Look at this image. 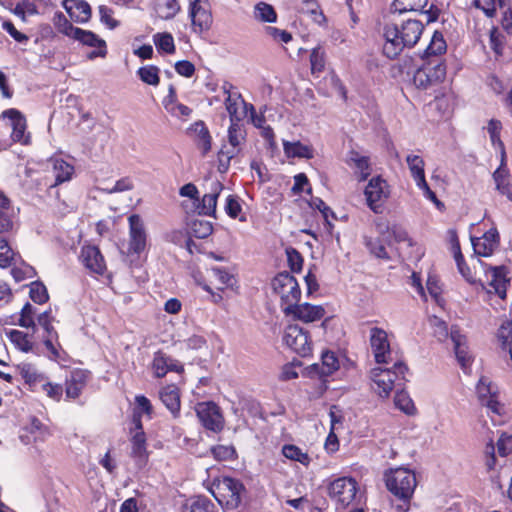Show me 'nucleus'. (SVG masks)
I'll return each mask as SVG.
<instances>
[{
  "label": "nucleus",
  "mask_w": 512,
  "mask_h": 512,
  "mask_svg": "<svg viewBox=\"0 0 512 512\" xmlns=\"http://www.w3.org/2000/svg\"><path fill=\"white\" fill-rule=\"evenodd\" d=\"M430 324L433 327L434 335L441 342H445L448 339L453 344L456 359L462 369H466L470 366L472 357L468 350L466 336L461 333L457 326H451L449 329L447 324L440 318L434 316L430 319Z\"/></svg>",
  "instance_id": "f03ea898"
},
{
  "label": "nucleus",
  "mask_w": 512,
  "mask_h": 512,
  "mask_svg": "<svg viewBox=\"0 0 512 512\" xmlns=\"http://www.w3.org/2000/svg\"><path fill=\"white\" fill-rule=\"evenodd\" d=\"M40 391L46 393L49 398L55 401H59L63 394L62 386L60 384H53L49 382L47 378L40 383L38 392Z\"/></svg>",
  "instance_id": "4d7b16f0"
},
{
  "label": "nucleus",
  "mask_w": 512,
  "mask_h": 512,
  "mask_svg": "<svg viewBox=\"0 0 512 512\" xmlns=\"http://www.w3.org/2000/svg\"><path fill=\"white\" fill-rule=\"evenodd\" d=\"M298 12L309 16L319 26L326 24V17L316 0H303L298 6Z\"/></svg>",
  "instance_id": "7c9ffc66"
},
{
  "label": "nucleus",
  "mask_w": 512,
  "mask_h": 512,
  "mask_svg": "<svg viewBox=\"0 0 512 512\" xmlns=\"http://www.w3.org/2000/svg\"><path fill=\"white\" fill-rule=\"evenodd\" d=\"M408 367L402 362L394 363L392 368L377 367L371 370V379L381 397H387L395 383L405 379Z\"/></svg>",
  "instance_id": "39448f33"
},
{
  "label": "nucleus",
  "mask_w": 512,
  "mask_h": 512,
  "mask_svg": "<svg viewBox=\"0 0 512 512\" xmlns=\"http://www.w3.org/2000/svg\"><path fill=\"white\" fill-rule=\"evenodd\" d=\"M227 138L230 146L242 148L246 141V129L241 120L230 121Z\"/></svg>",
  "instance_id": "e433bc0d"
},
{
  "label": "nucleus",
  "mask_w": 512,
  "mask_h": 512,
  "mask_svg": "<svg viewBox=\"0 0 512 512\" xmlns=\"http://www.w3.org/2000/svg\"><path fill=\"white\" fill-rule=\"evenodd\" d=\"M196 414L202 425L213 432H220L224 427V418L218 405L214 402H201L196 405Z\"/></svg>",
  "instance_id": "ddd939ff"
},
{
  "label": "nucleus",
  "mask_w": 512,
  "mask_h": 512,
  "mask_svg": "<svg viewBox=\"0 0 512 512\" xmlns=\"http://www.w3.org/2000/svg\"><path fill=\"white\" fill-rule=\"evenodd\" d=\"M132 188H133L132 181L130 180V178L125 177V178H122V179L116 181V183L112 187L99 188V190H101L105 193H108V194H112V193L128 191V190H131Z\"/></svg>",
  "instance_id": "69168bd1"
},
{
  "label": "nucleus",
  "mask_w": 512,
  "mask_h": 512,
  "mask_svg": "<svg viewBox=\"0 0 512 512\" xmlns=\"http://www.w3.org/2000/svg\"><path fill=\"white\" fill-rule=\"evenodd\" d=\"M6 336L19 350L23 352H29L32 350V342L24 332L19 330H9L6 331Z\"/></svg>",
  "instance_id": "de8ad7c7"
},
{
  "label": "nucleus",
  "mask_w": 512,
  "mask_h": 512,
  "mask_svg": "<svg viewBox=\"0 0 512 512\" xmlns=\"http://www.w3.org/2000/svg\"><path fill=\"white\" fill-rule=\"evenodd\" d=\"M129 222V243L127 254L129 256H139L147 246V234L144 223L138 214H132L128 218Z\"/></svg>",
  "instance_id": "9b49d317"
},
{
  "label": "nucleus",
  "mask_w": 512,
  "mask_h": 512,
  "mask_svg": "<svg viewBox=\"0 0 512 512\" xmlns=\"http://www.w3.org/2000/svg\"><path fill=\"white\" fill-rule=\"evenodd\" d=\"M366 246L368 247L369 251L377 258H381V259L389 258L386 248L381 243V241L369 239L366 241Z\"/></svg>",
  "instance_id": "338daca9"
},
{
  "label": "nucleus",
  "mask_w": 512,
  "mask_h": 512,
  "mask_svg": "<svg viewBox=\"0 0 512 512\" xmlns=\"http://www.w3.org/2000/svg\"><path fill=\"white\" fill-rule=\"evenodd\" d=\"M151 369L155 377L162 378L169 371L181 373L183 371V366L177 360L171 358L164 352L157 351L154 353Z\"/></svg>",
  "instance_id": "412c9836"
},
{
  "label": "nucleus",
  "mask_w": 512,
  "mask_h": 512,
  "mask_svg": "<svg viewBox=\"0 0 512 512\" xmlns=\"http://www.w3.org/2000/svg\"><path fill=\"white\" fill-rule=\"evenodd\" d=\"M13 14L26 21L28 16H34L38 14V8L35 3L29 0H23L18 2L14 9H10Z\"/></svg>",
  "instance_id": "5fc2aeb1"
},
{
  "label": "nucleus",
  "mask_w": 512,
  "mask_h": 512,
  "mask_svg": "<svg viewBox=\"0 0 512 512\" xmlns=\"http://www.w3.org/2000/svg\"><path fill=\"white\" fill-rule=\"evenodd\" d=\"M62 5L75 23L85 24L91 18V7L85 0H63Z\"/></svg>",
  "instance_id": "4be33fe9"
},
{
  "label": "nucleus",
  "mask_w": 512,
  "mask_h": 512,
  "mask_svg": "<svg viewBox=\"0 0 512 512\" xmlns=\"http://www.w3.org/2000/svg\"><path fill=\"white\" fill-rule=\"evenodd\" d=\"M385 482L387 489L404 502L411 499L417 485L415 473L403 467L386 472Z\"/></svg>",
  "instance_id": "20e7f679"
},
{
  "label": "nucleus",
  "mask_w": 512,
  "mask_h": 512,
  "mask_svg": "<svg viewBox=\"0 0 512 512\" xmlns=\"http://www.w3.org/2000/svg\"><path fill=\"white\" fill-rule=\"evenodd\" d=\"M223 93L226 95L225 107L229 114L230 121H239L241 116L238 111L241 105L246 106L241 94L234 91V86L230 82H224L222 85Z\"/></svg>",
  "instance_id": "b1692460"
},
{
  "label": "nucleus",
  "mask_w": 512,
  "mask_h": 512,
  "mask_svg": "<svg viewBox=\"0 0 512 512\" xmlns=\"http://www.w3.org/2000/svg\"><path fill=\"white\" fill-rule=\"evenodd\" d=\"M493 180L497 191L512 201V176L505 165L504 154L500 166L493 173Z\"/></svg>",
  "instance_id": "bb28decb"
},
{
  "label": "nucleus",
  "mask_w": 512,
  "mask_h": 512,
  "mask_svg": "<svg viewBox=\"0 0 512 512\" xmlns=\"http://www.w3.org/2000/svg\"><path fill=\"white\" fill-rule=\"evenodd\" d=\"M214 503L204 496H198L187 501L184 512H214Z\"/></svg>",
  "instance_id": "a19ab883"
},
{
  "label": "nucleus",
  "mask_w": 512,
  "mask_h": 512,
  "mask_svg": "<svg viewBox=\"0 0 512 512\" xmlns=\"http://www.w3.org/2000/svg\"><path fill=\"white\" fill-rule=\"evenodd\" d=\"M160 399L173 416H177L180 411V395L175 385H168L161 389Z\"/></svg>",
  "instance_id": "c756f323"
},
{
  "label": "nucleus",
  "mask_w": 512,
  "mask_h": 512,
  "mask_svg": "<svg viewBox=\"0 0 512 512\" xmlns=\"http://www.w3.org/2000/svg\"><path fill=\"white\" fill-rule=\"evenodd\" d=\"M370 346L378 364L388 363L391 358L390 342L385 330L378 327L370 329Z\"/></svg>",
  "instance_id": "4468645a"
},
{
  "label": "nucleus",
  "mask_w": 512,
  "mask_h": 512,
  "mask_svg": "<svg viewBox=\"0 0 512 512\" xmlns=\"http://www.w3.org/2000/svg\"><path fill=\"white\" fill-rule=\"evenodd\" d=\"M155 10L161 19L169 20L180 11V5L177 0H157Z\"/></svg>",
  "instance_id": "ea45409f"
},
{
  "label": "nucleus",
  "mask_w": 512,
  "mask_h": 512,
  "mask_svg": "<svg viewBox=\"0 0 512 512\" xmlns=\"http://www.w3.org/2000/svg\"><path fill=\"white\" fill-rule=\"evenodd\" d=\"M283 150L288 158H306L311 159L314 156L313 148L310 145L300 141H283Z\"/></svg>",
  "instance_id": "2f4dec72"
},
{
  "label": "nucleus",
  "mask_w": 512,
  "mask_h": 512,
  "mask_svg": "<svg viewBox=\"0 0 512 512\" xmlns=\"http://www.w3.org/2000/svg\"><path fill=\"white\" fill-rule=\"evenodd\" d=\"M395 404L407 414H412L415 409L412 400L404 393H399L395 396Z\"/></svg>",
  "instance_id": "774afa93"
},
{
  "label": "nucleus",
  "mask_w": 512,
  "mask_h": 512,
  "mask_svg": "<svg viewBox=\"0 0 512 512\" xmlns=\"http://www.w3.org/2000/svg\"><path fill=\"white\" fill-rule=\"evenodd\" d=\"M80 260L88 270L95 274L102 275L106 270L104 258L96 246H83L80 253Z\"/></svg>",
  "instance_id": "aec40b11"
},
{
  "label": "nucleus",
  "mask_w": 512,
  "mask_h": 512,
  "mask_svg": "<svg viewBox=\"0 0 512 512\" xmlns=\"http://www.w3.org/2000/svg\"><path fill=\"white\" fill-rule=\"evenodd\" d=\"M273 291L279 295L282 308L298 303L301 290L297 280L288 272L279 273L272 280Z\"/></svg>",
  "instance_id": "0eeeda50"
},
{
  "label": "nucleus",
  "mask_w": 512,
  "mask_h": 512,
  "mask_svg": "<svg viewBox=\"0 0 512 512\" xmlns=\"http://www.w3.org/2000/svg\"><path fill=\"white\" fill-rule=\"evenodd\" d=\"M53 174L55 177V183L61 184L63 182L71 180L74 174V167L70 163L63 159L53 160Z\"/></svg>",
  "instance_id": "4c0bfd02"
},
{
  "label": "nucleus",
  "mask_w": 512,
  "mask_h": 512,
  "mask_svg": "<svg viewBox=\"0 0 512 512\" xmlns=\"http://www.w3.org/2000/svg\"><path fill=\"white\" fill-rule=\"evenodd\" d=\"M283 341L291 350L302 357L311 353L312 344L309 335L298 325H289L285 329Z\"/></svg>",
  "instance_id": "f8f14e48"
},
{
  "label": "nucleus",
  "mask_w": 512,
  "mask_h": 512,
  "mask_svg": "<svg viewBox=\"0 0 512 512\" xmlns=\"http://www.w3.org/2000/svg\"><path fill=\"white\" fill-rule=\"evenodd\" d=\"M446 76V67L441 58H430L416 70L413 83L417 88L427 89L440 83Z\"/></svg>",
  "instance_id": "423d86ee"
},
{
  "label": "nucleus",
  "mask_w": 512,
  "mask_h": 512,
  "mask_svg": "<svg viewBox=\"0 0 512 512\" xmlns=\"http://www.w3.org/2000/svg\"><path fill=\"white\" fill-rule=\"evenodd\" d=\"M282 453L287 459L297 461L305 466L310 463L309 455L295 445H284L282 448Z\"/></svg>",
  "instance_id": "3c124183"
},
{
  "label": "nucleus",
  "mask_w": 512,
  "mask_h": 512,
  "mask_svg": "<svg viewBox=\"0 0 512 512\" xmlns=\"http://www.w3.org/2000/svg\"><path fill=\"white\" fill-rule=\"evenodd\" d=\"M476 391L481 403L490 398V395H496L490 380L486 377L480 378L476 386Z\"/></svg>",
  "instance_id": "680f3d73"
},
{
  "label": "nucleus",
  "mask_w": 512,
  "mask_h": 512,
  "mask_svg": "<svg viewBox=\"0 0 512 512\" xmlns=\"http://www.w3.org/2000/svg\"><path fill=\"white\" fill-rule=\"evenodd\" d=\"M424 26L416 19H397L385 25L383 53L390 59L396 58L404 48H411L419 41Z\"/></svg>",
  "instance_id": "f257e3e1"
},
{
  "label": "nucleus",
  "mask_w": 512,
  "mask_h": 512,
  "mask_svg": "<svg viewBox=\"0 0 512 512\" xmlns=\"http://www.w3.org/2000/svg\"><path fill=\"white\" fill-rule=\"evenodd\" d=\"M364 194L368 207L376 214L382 213L383 205L390 194L389 185L380 176L373 177L368 182Z\"/></svg>",
  "instance_id": "9d476101"
},
{
  "label": "nucleus",
  "mask_w": 512,
  "mask_h": 512,
  "mask_svg": "<svg viewBox=\"0 0 512 512\" xmlns=\"http://www.w3.org/2000/svg\"><path fill=\"white\" fill-rule=\"evenodd\" d=\"M325 52L318 46L311 51L310 64L313 75L321 73L325 68Z\"/></svg>",
  "instance_id": "6e6d98bb"
},
{
  "label": "nucleus",
  "mask_w": 512,
  "mask_h": 512,
  "mask_svg": "<svg viewBox=\"0 0 512 512\" xmlns=\"http://www.w3.org/2000/svg\"><path fill=\"white\" fill-rule=\"evenodd\" d=\"M357 490L355 479L340 477L330 483L328 493L331 499L336 502L337 508L344 509L354 501Z\"/></svg>",
  "instance_id": "6e6552de"
},
{
  "label": "nucleus",
  "mask_w": 512,
  "mask_h": 512,
  "mask_svg": "<svg viewBox=\"0 0 512 512\" xmlns=\"http://www.w3.org/2000/svg\"><path fill=\"white\" fill-rule=\"evenodd\" d=\"M213 227L209 221L196 219L190 224V233L198 239H205L212 234Z\"/></svg>",
  "instance_id": "864d4df0"
},
{
  "label": "nucleus",
  "mask_w": 512,
  "mask_h": 512,
  "mask_svg": "<svg viewBox=\"0 0 512 512\" xmlns=\"http://www.w3.org/2000/svg\"><path fill=\"white\" fill-rule=\"evenodd\" d=\"M139 78L146 84L157 86L160 82L159 68L154 65H147L138 69Z\"/></svg>",
  "instance_id": "603ef678"
},
{
  "label": "nucleus",
  "mask_w": 512,
  "mask_h": 512,
  "mask_svg": "<svg viewBox=\"0 0 512 512\" xmlns=\"http://www.w3.org/2000/svg\"><path fill=\"white\" fill-rule=\"evenodd\" d=\"M2 116L8 118L11 121L12 127V140L21 144L27 145L30 141V136L25 134L26 130V119L20 111L16 109H7L3 111Z\"/></svg>",
  "instance_id": "6ab92c4d"
},
{
  "label": "nucleus",
  "mask_w": 512,
  "mask_h": 512,
  "mask_svg": "<svg viewBox=\"0 0 512 512\" xmlns=\"http://www.w3.org/2000/svg\"><path fill=\"white\" fill-rule=\"evenodd\" d=\"M253 17L256 21L262 23H275L277 21V13L274 7L264 1L255 4Z\"/></svg>",
  "instance_id": "c9c22d12"
},
{
  "label": "nucleus",
  "mask_w": 512,
  "mask_h": 512,
  "mask_svg": "<svg viewBox=\"0 0 512 512\" xmlns=\"http://www.w3.org/2000/svg\"><path fill=\"white\" fill-rule=\"evenodd\" d=\"M53 24L57 31L70 39L73 38L78 27L72 25V23L66 18L62 12H57L53 17Z\"/></svg>",
  "instance_id": "49530a36"
},
{
  "label": "nucleus",
  "mask_w": 512,
  "mask_h": 512,
  "mask_svg": "<svg viewBox=\"0 0 512 512\" xmlns=\"http://www.w3.org/2000/svg\"><path fill=\"white\" fill-rule=\"evenodd\" d=\"M72 39L83 46L93 48V50L87 55L90 60L98 57L104 58L107 55V45L105 40L90 30L78 27Z\"/></svg>",
  "instance_id": "2eb2a0df"
},
{
  "label": "nucleus",
  "mask_w": 512,
  "mask_h": 512,
  "mask_svg": "<svg viewBox=\"0 0 512 512\" xmlns=\"http://www.w3.org/2000/svg\"><path fill=\"white\" fill-rule=\"evenodd\" d=\"M14 258V252L4 238H0V267H7Z\"/></svg>",
  "instance_id": "0e129e2a"
},
{
  "label": "nucleus",
  "mask_w": 512,
  "mask_h": 512,
  "mask_svg": "<svg viewBox=\"0 0 512 512\" xmlns=\"http://www.w3.org/2000/svg\"><path fill=\"white\" fill-rule=\"evenodd\" d=\"M214 458L218 461L232 460L236 451L233 446L217 445L211 448Z\"/></svg>",
  "instance_id": "bf43d9fd"
},
{
  "label": "nucleus",
  "mask_w": 512,
  "mask_h": 512,
  "mask_svg": "<svg viewBox=\"0 0 512 512\" xmlns=\"http://www.w3.org/2000/svg\"><path fill=\"white\" fill-rule=\"evenodd\" d=\"M428 0H394L391 6V13L393 16H400L406 12H423L427 6Z\"/></svg>",
  "instance_id": "473e14b6"
},
{
  "label": "nucleus",
  "mask_w": 512,
  "mask_h": 512,
  "mask_svg": "<svg viewBox=\"0 0 512 512\" xmlns=\"http://www.w3.org/2000/svg\"><path fill=\"white\" fill-rule=\"evenodd\" d=\"M223 186L219 181H213L210 185L209 193H206L198 206L199 214L212 216L216 212L217 199Z\"/></svg>",
  "instance_id": "cd10ccee"
},
{
  "label": "nucleus",
  "mask_w": 512,
  "mask_h": 512,
  "mask_svg": "<svg viewBox=\"0 0 512 512\" xmlns=\"http://www.w3.org/2000/svg\"><path fill=\"white\" fill-rule=\"evenodd\" d=\"M406 162L415 183L425 179V163L422 157L418 155L409 154L406 157Z\"/></svg>",
  "instance_id": "37998d69"
},
{
  "label": "nucleus",
  "mask_w": 512,
  "mask_h": 512,
  "mask_svg": "<svg viewBox=\"0 0 512 512\" xmlns=\"http://www.w3.org/2000/svg\"><path fill=\"white\" fill-rule=\"evenodd\" d=\"M212 276L219 283L218 289L223 290L227 287L232 286L233 276L230 275L226 270L215 267L211 269Z\"/></svg>",
  "instance_id": "052dcab7"
},
{
  "label": "nucleus",
  "mask_w": 512,
  "mask_h": 512,
  "mask_svg": "<svg viewBox=\"0 0 512 512\" xmlns=\"http://www.w3.org/2000/svg\"><path fill=\"white\" fill-rule=\"evenodd\" d=\"M188 133L193 138L196 146L202 152V155H206L212 147V138L210 132L203 121H197L192 124Z\"/></svg>",
  "instance_id": "a878e982"
},
{
  "label": "nucleus",
  "mask_w": 512,
  "mask_h": 512,
  "mask_svg": "<svg viewBox=\"0 0 512 512\" xmlns=\"http://www.w3.org/2000/svg\"><path fill=\"white\" fill-rule=\"evenodd\" d=\"M446 43L443 36L437 32L434 33L431 42L425 50V56L430 58H441L440 55L445 52Z\"/></svg>",
  "instance_id": "8fccbe9b"
},
{
  "label": "nucleus",
  "mask_w": 512,
  "mask_h": 512,
  "mask_svg": "<svg viewBox=\"0 0 512 512\" xmlns=\"http://www.w3.org/2000/svg\"><path fill=\"white\" fill-rule=\"evenodd\" d=\"M98 12L101 23L106 25L109 29H114L119 25L118 21L113 18V10L110 7L100 5Z\"/></svg>",
  "instance_id": "e2e57ef3"
},
{
  "label": "nucleus",
  "mask_w": 512,
  "mask_h": 512,
  "mask_svg": "<svg viewBox=\"0 0 512 512\" xmlns=\"http://www.w3.org/2000/svg\"><path fill=\"white\" fill-rule=\"evenodd\" d=\"M30 298L38 304H43L48 300L46 287L40 282H32L30 285Z\"/></svg>",
  "instance_id": "13d9d810"
},
{
  "label": "nucleus",
  "mask_w": 512,
  "mask_h": 512,
  "mask_svg": "<svg viewBox=\"0 0 512 512\" xmlns=\"http://www.w3.org/2000/svg\"><path fill=\"white\" fill-rule=\"evenodd\" d=\"M350 162L354 166L355 174L358 176L359 181L366 180L371 173L369 159L357 152H351Z\"/></svg>",
  "instance_id": "58836bf2"
},
{
  "label": "nucleus",
  "mask_w": 512,
  "mask_h": 512,
  "mask_svg": "<svg viewBox=\"0 0 512 512\" xmlns=\"http://www.w3.org/2000/svg\"><path fill=\"white\" fill-rule=\"evenodd\" d=\"M88 376V372L85 370H72L70 375L66 377V397L69 399L78 398L87 384Z\"/></svg>",
  "instance_id": "393cba45"
},
{
  "label": "nucleus",
  "mask_w": 512,
  "mask_h": 512,
  "mask_svg": "<svg viewBox=\"0 0 512 512\" xmlns=\"http://www.w3.org/2000/svg\"><path fill=\"white\" fill-rule=\"evenodd\" d=\"M487 284L489 286L488 292H494L500 298L506 297L507 286L509 280L506 277V270L503 266L491 267L486 274Z\"/></svg>",
  "instance_id": "5701e85b"
},
{
  "label": "nucleus",
  "mask_w": 512,
  "mask_h": 512,
  "mask_svg": "<svg viewBox=\"0 0 512 512\" xmlns=\"http://www.w3.org/2000/svg\"><path fill=\"white\" fill-rule=\"evenodd\" d=\"M511 0H474L477 8L481 9L487 17H493L496 10L505 9Z\"/></svg>",
  "instance_id": "c03bdc74"
},
{
  "label": "nucleus",
  "mask_w": 512,
  "mask_h": 512,
  "mask_svg": "<svg viewBox=\"0 0 512 512\" xmlns=\"http://www.w3.org/2000/svg\"><path fill=\"white\" fill-rule=\"evenodd\" d=\"M283 312L286 315H293L294 318L306 323L318 321L325 315V309L321 305H312L309 303H296L290 306H284Z\"/></svg>",
  "instance_id": "dca6fc26"
},
{
  "label": "nucleus",
  "mask_w": 512,
  "mask_h": 512,
  "mask_svg": "<svg viewBox=\"0 0 512 512\" xmlns=\"http://www.w3.org/2000/svg\"><path fill=\"white\" fill-rule=\"evenodd\" d=\"M471 243L475 254L488 257L499 245V233L496 228H491L481 237H472Z\"/></svg>",
  "instance_id": "a211bd4d"
},
{
  "label": "nucleus",
  "mask_w": 512,
  "mask_h": 512,
  "mask_svg": "<svg viewBox=\"0 0 512 512\" xmlns=\"http://www.w3.org/2000/svg\"><path fill=\"white\" fill-rule=\"evenodd\" d=\"M210 491L226 509H237L246 493L245 486L239 479L227 476L215 479Z\"/></svg>",
  "instance_id": "7ed1b4c3"
},
{
  "label": "nucleus",
  "mask_w": 512,
  "mask_h": 512,
  "mask_svg": "<svg viewBox=\"0 0 512 512\" xmlns=\"http://www.w3.org/2000/svg\"><path fill=\"white\" fill-rule=\"evenodd\" d=\"M17 370L31 389L38 392L40 383L46 379L44 374L40 373L34 365L27 362L18 364Z\"/></svg>",
  "instance_id": "c85d7f7f"
},
{
  "label": "nucleus",
  "mask_w": 512,
  "mask_h": 512,
  "mask_svg": "<svg viewBox=\"0 0 512 512\" xmlns=\"http://www.w3.org/2000/svg\"><path fill=\"white\" fill-rule=\"evenodd\" d=\"M242 151L241 147L223 145L218 153V169L220 172H226L230 166L231 160L239 155Z\"/></svg>",
  "instance_id": "79ce46f5"
},
{
  "label": "nucleus",
  "mask_w": 512,
  "mask_h": 512,
  "mask_svg": "<svg viewBox=\"0 0 512 512\" xmlns=\"http://www.w3.org/2000/svg\"><path fill=\"white\" fill-rule=\"evenodd\" d=\"M313 368L320 376L326 377L334 373L339 368V360L334 352L325 351L321 356V363H316Z\"/></svg>",
  "instance_id": "72a5a7b5"
},
{
  "label": "nucleus",
  "mask_w": 512,
  "mask_h": 512,
  "mask_svg": "<svg viewBox=\"0 0 512 512\" xmlns=\"http://www.w3.org/2000/svg\"><path fill=\"white\" fill-rule=\"evenodd\" d=\"M169 92V97L164 101V107L167 112L177 118L188 117L192 110L188 106L181 103H176L173 99L170 98L171 95L174 94L173 87H170Z\"/></svg>",
  "instance_id": "a18cd8bd"
},
{
  "label": "nucleus",
  "mask_w": 512,
  "mask_h": 512,
  "mask_svg": "<svg viewBox=\"0 0 512 512\" xmlns=\"http://www.w3.org/2000/svg\"><path fill=\"white\" fill-rule=\"evenodd\" d=\"M135 425V433L131 438V457L135 459L136 464L139 467H143L147 461V450H146V437L142 430L141 420L139 418L133 419Z\"/></svg>",
  "instance_id": "f3484780"
},
{
  "label": "nucleus",
  "mask_w": 512,
  "mask_h": 512,
  "mask_svg": "<svg viewBox=\"0 0 512 512\" xmlns=\"http://www.w3.org/2000/svg\"><path fill=\"white\" fill-rule=\"evenodd\" d=\"M191 29L196 34L207 32L213 22L211 7L208 0H194L189 6Z\"/></svg>",
  "instance_id": "1a4fd4ad"
},
{
  "label": "nucleus",
  "mask_w": 512,
  "mask_h": 512,
  "mask_svg": "<svg viewBox=\"0 0 512 512\" xmlns=\"http://www.w3.org/2000/svg\"><path fill=\"white\" fill-rule=\"evenodd\" d=\"M153 42L158 51L166 54H173L175 52L174 39L170 33H156L153 36Z\"/></svg>",
  "instance_id": "09e8293b"
},
{
  "label": "nucleus",
  "mask_w": 512,
  "mask_h": 512,
  "mask_svg": "<svg viewBox=\"0 0 512 512\" xmlns=\"http://www.w3.org/2000/svg\"><path fill=\"white\" fill-rule=\"evenodd\" d=\"M10 200L0 189V234L13 230L14 223L10 214Z\"/></svg>",
  "instance_id": "f704fd0d"
}]
</instances>
